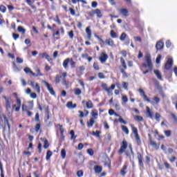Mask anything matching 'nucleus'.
Returning a JSON list of instances; mask_svg holds the SVG:
<instances>
[{
    "instance_id": "2eb2a0df",
    "label": "nucleus",
    "mask_w": 177,
    "mask_h": 177,
    "mask_svg": "<svg viewBox=\"0 0 177 177\" xmlns=\"http://www.w3.org/2000/svg\"><path fill=\"white\" fill-rule=\"evenodd\" d=\"M39 56L42 59H44V58L46 59V60H48V62H50V60H52V59H50V57L49 56V55H48V53H43L40 54Z\"/></svg>"
},
{
    "instance_id": "6e6d98bb",
    "label": "nucleus",
    "mask_w": 177,
    "mask_h": 177,
    "mask_svg": "<svg viewBox=\"0 0 177 177\" xmlns=\"http://www.w3.org/2000/svg\"><path fill=\"white\" fill-rule=\"evenodd\" d=\"M121 73L124 77V78H128V75L127 74V73L125 72V71H124L123 69L121 70Z\"/></svg>"
},
{
    "instance_id": "79ce46f5",
    "label": "nucleus",
    "mask_w": 177,
    "mask_h": 177,
    "mask_svg": "<svg viewBox=\"0 0 177 177\" xmlns=\"http://www.w3.org/2000/svg\"><path fill=\"white\" fill-rule=\"evenodd\" d=\"M134 120L136 121H143V118L140 115H134Z\"/></svg>"
},
{
    "instance_id": "49530a36",
    "label": "nucleus",
    "mask_w": 177,
    "mask_h": 177,
    "mask_svg": "<svg viewBox=\"0 0 177 177\" xmlns=\"http://www.w3.org/2000/svg\"><path fill=\"white\" fill-rule=\"evenodd\" d=\"M82 93V91L80 88L75 89V95L79 96V95H81Z\"/></svg>"
},
{
    "instance_id": "a878e982",
    "label": "nucleus",
    "mask_w": 177,
    "mask_h": 177,
    "mask_svg": "<svg viewBox=\"0 0 177 177\" xmlns=\"http://www.w3.org/2000/svg\"><path fill=\"white\" fill-rule=\"evenodd\" d=\"M122 106H125V104L128 103V97H127V95H122Z\"/></svg>"
},
{
    "instance_id": "680f3d73",
    "label": "nucleus",
    "mask_w": 177,
    "mask_h": 177,
    "mask_svg": "<svg viewBox=\"0 0 177 177\" xmlns=\"http://www.w3.org/2000/svg\"><path fill=\"white\" fill-rule=\"evenodd\" d=\"M87 153L88 154H89V156H93V149H88L87 150Z\"/></svg>"
},
{
    "instance_id": "7ed1b4c3",
    "label": "nucleus",
    "mask_w": 177,
    "mask_h": 177,
    "mask_svg": "<svg viewBox=\"0 0 177 177\" xmlns=\"http://www.w3.org/2000/svg\"><path fill=\"white\" fill-rule=\"evenodd\" d=\"M29 85L31 86L32 89L35 91L37 93H41V86H39V84L32 80H28Z\"/></svg>"
},
{
    "instance_id": "4be33fe9",
    "label": "nucleus",
    "mask_w": 177,
    "mask_h": 177,
    "mask_svg": "<svg viewBox=\"0 0 177 177\" xmlns=\"http://www.w3.org/2000/svg\"><path fill=\"white\" fill-rule=\"evenodd\" d=\"M156 48L157 50H159L160 49H162V48H164V43L162 41H158L156 44Z\"/></svg>"
},
{
    "instance_id": "39448f33",
    "label": "nucleus",
    "mask_w": 177,
    "mask_h": 177,
    "mask_svg": "<svg viewBox=\"0 0 177 177\" xmlns=\"http://www.w3.org/2000/svg\"><path fill=\"white\" fill-rule=\"evenodd\" d=\"M102 86L104 89H105V91L107 92L109 96H113V91H114V88H115V85L112 84L111 86V88H107V84H104Z\"/></svg>"
},
{
    "instance_id": "37998d69",
    "label": "nucleus",
    "mask_w": 177,
    "mask_h": 177,
    "mask_svg": "<svg viewBox=\"0 0 177 177\" xmlns=\"http://www.w3.org/2000/svg\"><path fill=\"white\" fill-rule=\"evenodd\" d=\"M61 157L62 159L66 158V149H62L61 151Z\"/></svg>"
},
{
    "instance_id": "f704fd0d",
    "label": "nucleus",
    "mask_w": 177,
    "mask_h": 177,
    "mask_svg": "<svg viewBox=\"0 0 177 177\" xmlns=\"http://www.w3.org/2000/svg\"><path fill=\"white\" fill-rule=\"evenodd\" d=\"M43 142L44 149H48V147H49V142H48V140L43 139Z\"/></svg>"
},
{
    "instance_id": "4d7b16f0",
    "label": "nucleus",
    "mask_w": 177,
    "mask_h": 177,
    "mask_svg": "<svg viewBox=\"0 0 177 177\" xmlns=\"http://www.w3.org/2000/svg\"><path fill=\"white\" fill-rule=\"evenodd\" d=\"M165 135L167 138H169V136H171V131H169V130L165 131Z\"/></svg>"
},
{
    "instance_id": "8fccbe9b",
    "label": "nucleus",
    "mask_w": 177,
    "mask_h": 177,
    "mask_svg": "<svg viewBox=\"0 0 177 177\" xmlns=\"http://www.w3.org/2000/svg\"><path fill=\"white\" fill-rule=\"evenodd\" d=\"M77 176L78 177H82L84 176V171L82 170H79L77 172Z\"/></svg>"
},
{
    "instance_id": "a19ab883",
    "label": "nucleus",
    "mask_w": 177,
    "mask_h": 177,
    "mask_svg": "<svg viewBox=\"0 0 177 177\" xmlns=\"http://www.w3.org/2000/svg\"><path fill=\"white\" fill-rule=\"evenodd\" d=\"M120 63H121L122 67H123L124 69H127V64H125V60H124V58H121V59H120Z\"/></svg>"
},
{
    "instance_id": "6ab92c4d",
    "label": "nucleus",
    "mask_w": 177,
    "mask_h": 177,
    "mask_svg": "<svg viewBox=\"0 0 177 177\" xmlns=\"http://www.w3.org/2000/svg\"><path fill=\"white\" fill-rule=\"evenodd\" d=\"M97 111H96L95 109H93L92 111H91V119L93 120H96L97 118Z\"/></svg>"
},
{
    "instance_id": "bf43d9fd",
    "label": "nucleus",
    "mask_w": 177,
    "mask_h": 177,
    "mask_svg": "<svg viewBox=\"0 0 177 177\" xmlns=\"http://www.w3.org/2000/svg\"><path fill=\"white\" fill-rule=\"evenodd\" d=\"M118 121H119L121 124H124V125L127 124V122H125V120H124V119H122V118H121V116H120V118H119V119H118Z\"/></svg>"
},
{
    "instance_id": "774afa93",
    "label": "nucleus",
    "mask_w": 177,
    "mask_h": 177,
    "mask_svg": "<svg viewBox=\"0 0 177 177\" xmlns=\"http://www.w3.org/2000/svg\"><path fill=\"white\" fill-rule=\"evenodd\" d=\"M12 37H13V39L16 40L19 38V36L17 34L13 33Z\"/></svg>"
},
{
    "instance_id": "58836bf2",
    "label": "nucleus",
    "mask_w": 177,
    "mask_h": 177,
    "mask_svg": "<svg viewBox=\"0 0 177 177\" xmlns=\"http://www.w3.org/2000/svg\"><path fill=\"white\" fill-rule=\"evenodd\" d=\"M125 171H127V166H124L122 169L120 171V174L122 176H125V174H127Z\"/></svg>"
},
{
    "instance_id": "3c124183",
    "label": "nucleus",
    "mask_w": 177,
    "mask_h": 177,
    "mask_svg": "<svg viewBox=\"0 0 177 177\" xmlns=\"http://www.w3.org/2000/svg\"><path fill=\"white\" fill-rule=\"evenodd\" d=\"M110 34L112 38H117V34L115 33V32H114V30H111Z\"/></svg>"
},
{
    "instance_id": "4c0bfd02",
    "label": "nucleus",
    "mask_w": 177,
    "mask_h": 177,
    "mask_svg": "<svg viewBox=\"0 0 177 177\" xmlns=\"http://www.w3.org/2000/svg\"><path fill=\"white\" fill-rule=\"evenodd\" d=\"M61 78H62V76H60V75H57L55 76V82L56 84H59V82H60Z\"/></svg>"
},
{
    "instance_id": "ea45409f",
    "label": "nucleus",
    "mask_w": 177,
    "mask_h": 177,
    "mask_svg": "<svg viewBox=\"0 0 177 177\" xmlns=\"http://www.w3.org/2000/svg\"><path fill=\"white\" fill-rule=\"evenodd\" d=\"M105 140L106 142H110V140H111V134L106 133L105 137Z\"/></svg>"
},
{
    "instance_id": "0e129e2a",
    "label": "nucleus",
    "mask_w": 177,
    "mask_h": 177,
    "mask_svg": "<svg viewBox=\"0 0 177 177\" xmlns=\"http://www.w3.org/2000/svg\"><path fill=\"white\" fill-rule=\"evenodd\" d=\"M13 70L14 71H20V70H19V68H17V66H16V64L13 63Z\"/></svg>"
},
{
    "instance_id": "f03ea898",
    "label": "nucleus",
    "mask_w": 177,
    "mask_h": 177,
    "mask_svg": "<svg viewBox=\"0 0 177 177\" xmlns=\"http://www.w3.org/2000/svg\"><path fill=\"white\" fill-rule=\"evenodd\" d=\"M13 96L16 97V104L12 105V109H15V111H20V107H21V100L17 97V93H14Z\"/></svg>"
},
{
    "instance_id": "e433bc0d",
    "label": "nucleus",
    "mask_w": 177,
    "mask_h": 177,
    "mask_svg": "<svg viewBox=\"0 0 177 177\" xmlns=\"http://www.w3.org/2000/svg\"><path fill=\"white\" fill-rule=\"evenodd\" d=\"M17 30L19 32H21L22 34H26V29H24V28H23L22 26H19Z\"/></svg>"
},
{
    "instance_id": "052dcab7",
    "label": "nucleus",
    "mask_w": 177,
    "mask_h": 177,
    "mask_svg": "<svg viewBox=\"0 0 177 177\" xmlns=\"http://www.w3.org/2000/svg\"><path fill=\"white\" fill-rule=\"evenodd\" d=\"M161 116L160 115V113H156V115H155V118H156V121H158V122H160V118Z\"/></svg>"
},
{
    "instance_id": "20e7f679",
    "label": "nucleus",
    "mask_w": 177,
    "mask_h": 177,
    "mask_svg": "<svg viewBox=\"0 0 177 177\" xmlns=\"http://www.w3.org/2000/svg\"><path fill=\"white\" fill-rule=\"evenodd\" d=\"M131 129L133 131V133H134L135 135V138L137 144L138 145V146H140V145H142V141L140 140V137H139V134H138V129H136V127H134L133 125H131Z\"/></svg>"
},
{
    "instance_id": "7c9ffc66",
    "label": "nucleus",
    "mask_w": 177,
    "mask_h": 177,
    "mask_svg": "<svg viewBox=\"0 0 177 177\" xmlns=\"http://www.w3.org/2000/svg\"><path fill=\"white\" fill-rule=\"evenodd\" d=\"M52 151H48L46 153V161H49V160H50V157H52Z\"/></svg>"
},
{
    "instance_id": "f3484780",
    "label": "nucleus",
    "mask_w": 177,
    "mask_h": 177,
    "mask_svg": "<svg viewBox=\"0 0 177 177\" xmlns=\"http://www.w3.org/2000/svg\"><path fill=\"white\" fill-rule=\"evenodd\" d=\"M34 107V104L31 102V106L28 108L24 105H22V111H28V110H32V108Z\"/></svg>"
},
{
    "instance_id": "6e6552de",
    "label": "nucleus",
    "mask_w": 177,
    "mask_h": 177,
    "mask_svg": "<svg viewBox=\"0 0 177 177\" xmlns=\"http://www.w3.org/2000/svg\"><path fill=\"white\" fill-rule=\"evenodd\" d=\"M160 100L158 97L154 96L152 100H150V102H147V103H151L152 106H157L158 103H160Z\"/></svg>"
},
{
    "instance_id": "412c9836",
    "label": "nucleus",
    "mask_w": 177,
    "mask_h": 177,
    "mask_svg": "<svg viewBox=\"0 0 177 177\" xmlns=\"http://www.w3.org/2000/svg\"><path fill=\"white\" fill-rule=\"evenodd\" d=\"M120 14L127 17V16H128V10L125 8H122L120 10Z\"/></svg>"
},
{
    "instance_id": "cd10ccee",
    "label": "nucleus",
    "mask_w": 177,
    "mask_h": 177,
    "mask_svg": "<svg viewBox=\"0 0 177 177\" xmlns=\"http://www.w3.org/2000/svg\"><path fill=\"white\" fill-rule=\"evenodd\" d=\"M131 154H133V151H132V146L129 145V151H126L125 154L127 157H129V156H131Z\"/></svg>"
},
{
    "instance_id": "72a5a7b5",
    "label": "nucleus",
    "mask_w": 177,
    "mask_h": 177,
    "mask_svg": "<svg viewBox=\"0 0 177 177\" xmlns=\"http://www.w3.org/2000/svg\"><path fill=\"white\" fill-rule=\"evenodd\" d=\"M122 130L123 131V132H124V133H126V135L129 134V130L126 126H122Z\"/></svg>"
},
{
    "instance_id": "a211bd4d",
    "label": "nucleus",
    "mask_w": 177,
    "mask_h": 177,
    "mask_svg": "<svg viewBox=\"0 0 177 177\" xmlns=\"http://www.w3.org/2000/svg\"><path fill=\"white\" fill-rule=\"evenodd\" d=\"M137 158L138 159V162L140 164V167H142L143 168V167H144L143 161L142 160V155L140 154V153H137Z\"/></svg>"
},
{
    "instance_id": "ddd939ff",
    "label": "nucleus",
    "mask_w": 177,
    "mask_h": 177,
    "mask_svg": "<svg viewBox=\"0 0 177 177\" xmlns=\"http://www.w3.org/2000/svg\"><path fill=\"white\" fill-rule=\"evenodd\" d=\"M35 73H32V75L33 77H42V75H44L43 74L41 73V70L39 68H35Z\"/></svg>"
},
{
    "instance_id": "5701e85b",
    "label": "nucleus",
    "mask_w": 177,
    "mask_h": 177,
    "mask_svg": "<svg viewBox=\"0 0 177 177\" xmlns=\"http://www.w3.org/2000/svg\"><path fill=\"white\" fill-rule=\"evenodd\" d=\"M105 43H106L109 46H114V40L111 39H108L105 41Z\"/></svg>"
},
{
    "instance_id": "c85d7f7f",
    "label": "nucleus",
    "mask_w": 177,
    "mask_h": 177,
    "mask_svg": "<svg viewBox=\"0 0 177 177\" xmlns=\"http://www.w3.org/2000/svg\"><path fill=\"white\" fill-rule=\"evenodd\" d=\"M70 62L71 60L68 58L66 59L63 62V67L67 68V67H68V63H70Z\"/></svg>"
},
{
    "instance_id": "9b49d317",
    "label": "nucleus",
    "mask_w": 177,
    "mask_h": 177,
    "mask_svg": "<svg viewBox=\"0 0 177 177\" xmlns=\"http://www.w3.org/2000/svg\"><path fill=\"white\" fill-rule=\"evenodd\" d=\"M172 64H174V60L172 58H168L167 62L165 65V68H166V70H169V68L172 67Z\"/></svg>"
},
{
    "instance_id": "c03bdc74",
    "label": "nucleus",
    "mask_w": 177,
    "mask_h": 177,
    "mask_svg": "<svg viewBox=\"0 0 177 177\" xmlns=\"http://www.w3.org/2000/svg\"><path fill=\"white\" fill-rule=\"evenodd\" d=\"M125 38H127V34L125 32L122 33L120 37V41H125Z\"/></svg>"
},
{
    "instance_id": "13d9d810",
    "label": "nucleus",
    "mask_w": 177,
    "mask_h": 177,
    "mask_svg": "<svg viewBox=\"0 0 177 177\" xmlns=\"http://www.w3.org/2000/svg\"><path fill=\"white\" fill-rule=\"evenodd\" d=\"M156 62L157 64H160V62H161V55H158Z\"/></svg>"
},
{
    "instance_id": "603ef678",
    "label": "nucleus",
    "mask_w": 177,
    "mask_h": 177,
    "mask_svg": "<svg viewBox=\"0 0 177 177\" xmlns=\"http://www.w3.org/2000/svg\"><path fill=\"white\" fill-rule=\"evenodd\" d=\"M92 135H93L94 136H97V138H99L100 136V131H93Z\"/></svg>"
},
{
    "instance_id": "f257e3e1",
    "label": "nucleus",
    "mask_w": 177,
    "mask_h": 177,
    "mask_svg": "<svg viewBox=\"0 0 177 177\" xmlns=\"http://www.w3.org/2000/svg\"><path fill=\"white\" fill-rule=\"evenodd\" d=\"M145 62L147 63L146 64H143L142 65V67H148V68L149 70H152L153 68V64H151V55H150V54H147V55L145 56Z\"/></svg>"
},
{
    "instance_id": "4468645a",
    "label": "nucleus",
    "mask_w": 177,
    "mask_h": 177,
    "mask_svg": "<svg viewBox=\"0 0 177 177\" xmlns=\"http://www.w3.org/2000/svg\"><path fill=\"white\" fill-rule=\"evenodd\" d=\"M86 34L87 35V39H91L92 37V30H91V26H88L86 28Z\"/></svg>"
},
{
    "instance_id": "1a4fd4ad",
    "label": "nucleus",
    "mask_w": 177,
    "mask_h": 177,
    "mask_svg": "<svg viewBox=\"0 0 177 177\" xmlns=\"http://www.w3.org/2000/svg\"><path fill=\"white\" fill-rule=\"evenodd\" d=\"M3 98L6 100L7 110H10V109H12V106L10 105V100H11L12 97H7L6 96L3 95Z\"/></svg>"
},
{
    "instance_id": "c9c22d12",
    "label": "nucleus",
    "mask_w": 177,
    "mask_h": 177,
    "mask_svg": "<svg viewBox=\"0 0 177 177\" xmlns=\"http://www.w3.org/2000/svg\"><path fill=\"white\" fill-rule=\"evenodd\" d=\"M70 135H71V140H75V139L77 138V136H75V134L74 133V131H71L70 132Z\"/></svg>"
},
{
    "instance_id": "2f4dec72",
    "label": "nucleus",
    "mask_w": 177,
    "mask_h": 177,
    "mask_svg": "<svg viewBox=\"0 0 177 177\" xmlns=\"http://www.w3.org/2000/svg\"><path fill=\"white\" fill-rule=\"evenodd\" d=\"M154 74L156 75L157 78L158 80H162V77H161V73L160 72V71H158V70H155L154 71Z\"/></svg>"
},
{
    "instance_id": "473e14b6",
    "label": "nucleus",
    "mask_w": 177,
    "mask_h": 177,
    "mask_svg": "<svg viewBox=\"0 0 177 177\" xmlns=\"http://www.w3.org/2000/svg\"><path fill=\"white\" fill-rule=\"evenodd\" d=\"M86 106L87 109H93V104L92 103V102L91 100L88 101L86 103Z\"/></svg>"
},
{
    "instance_id": "09e8293b",
    "label": "nucleus",
    "mask_w": 177,
    "mask_h": 177,
    "mask_svg": "<svg viewBox=\"0 0 177 177\" xmlns=\"http://www.w3.org/2000/svg\"><path fill=\"white\" fill-rule=\"evenodd\" d=\"M0 11L2 12V13H6V7L5 6H0Z\"/></svg>"
},
{
    "instance_id": "864d4df0",
    "label": "nucleus",
    "mask_w": 177,
    "mask_h": 177,
    "mask_svg": "<svg viewBox=\"0 0 177 177\" xmlns=\"http://www.w3.org/2000/svg\"><path fill=\"white\" fill-rule=\"evenodd\" d=\"M30 96L31 99H37V93H30Z\"/></svg>"
},
{
    "instance_id": "5fc2aeb1",
    "label": "nucleus",
    "mask_w": 177,
    "mask_h": 177,
    "mask_svg": "<svg viewBox=\"0 0 177 177\" xmlns=\"http://www.w3.org/2000/svg\"><path fill=\"white\" fill-rule=\"evenodd\" d=\"M24 59L23 58H20L19 57H17V63H18L19 64L23 63Z\"/></svg>"
},
{
    "instance_id": "423d86ee",
    "label": "nucleus",
    "mask_w": 177,
    "mask_h": 177,
    "mask_svg": "<svg viewBox=\"0 0 177 177\" xmlns=\"http://www.w3.org/2000/svg\"><path fill=\"white\" fill-rule=\"evenodd\" d=\"M43 84L45 85L50 95H55V91H53V87H52L50 84L48 83V82L45 80H43Z\"/></svg>"
},
{
    "instance_id": "bb28decb",
    "label": "nucleus",
    "mask_w": 177,
    "mask_h": 177,
    "mask_svg": "<svg viewBox=\"0 0 177 177\" xmlns=\"http://www.w3.org/2000/svg\"><path fill=\"white\" fill-rule=\"evenodd\" d=\"M96 15L98 17H102V12L99 9H96L95 10L93 11V15Z\"/></svg>"
},
{
    "instance_id": "f8f14e48",
    "label": "nucleus",
    "mask_w": 177,
    "mask_h": 177,
    "mask_svg": "<svg viewBox=\"0 0 177 177\" xmlns=\"http://www.w3.org/2000/svg\"><path fill=\"white\" fill-rule=\"evenodd\" d=\"M107 59H109V56L107 55V54H106V53H102L100 57V60L101 63H104L106 60H107Z\"/></svg>"
},
{
    "instance_id": "9d476101",
    "label": "nucleus",
    "mask_w": 177,
    "mask_h": 177,
    "mask_svg": "<svg viewBox=\"0 0 177 177\" xmlns=\"http://www.w3.org/2000/svg\"><path fill=\"white\" fill-rule=\"evenodd\" d=\"M138 92L140 93V95L142 97H143L145 102H150L149 98L148 97L147 95H146V94H145V91H143V89L140 88L138 90Z\"/></svg>"
},
{
    "instance_id": "b1692460",
    "label": "nucleus",
    "mask_w": 177,
    "mask_h": 177,
    "mask_svg": "<svg viewBox=\"0 0 177 177\" xmlns=\"http://www.w3.org/2000/svg\"><path fill=\"white\" fill-rule=\"evenodd\" d=\"M94 171L95 174H100L102 172V167L96 165L94 167Z\"/></svg>"
},
{
    "instance_id": "393cba45",
    "label": "nucleus",
    "mask_w": 177,
    "mask_h": 177,
    "mask_svg": "<svg viewBox=\"0 0 177 177\" xmlns=\"http://www.w3.org/2000/svg\"><path fill=\"white\" fill-rule=\"evenodd\" d=\"M93 124H95V119L90 118V120L87 122V127L88 128H92L93 127Z\"/></svg>"
},
{
    "instance_id": "c756f323",
    "label": "nucleus",
    "mask_w": 177,
    "mask_h": 177,
    "mask_svg": "<svg viewBox=\"0 0 177 177\" xmlns=\"http://www.w3.org/2000/svg\"><path fill=\"white\" fill-rule=\"evenodd\" d=\"M146 110L148 117H149V118H153V113L150 111V108H149V106H146Z\"/></svg>"
},
{
    "instance_id": "69168bd1",
    "label": "nucleus",
    "mask_w": 177,
    "mask_h": 177,
    "mask_svg": "<svg viewBox=\"0 0 177 177\" xmlns=\"http://www.w3.org/2000/svg\"><path fill=\"white\" fill-rule=\"evenodd\" d=\"M21 82L22 86H26L27 85V82H26V80L24 79H22L21 80Z\"/></svg>"
},
{
    "instance_id": "0eeeda50",
    "label": "nucleus",
    "mask_w": 177,
    "mask_h": 177,
    "mask_svg": "<svg viewBox=\"0 0 177 177\" xmlns=\"http://www.w3.org/2000/svg\"><path fill=\"white\" fill-rule=\"evenodd\" d=\"M127 147H128V142L125 140H123L120 149L118 151V153L122 154V153H124L125 150H127Z\"/></svg>"
},
{
    "instance_id": "dca6fc26",
    "label": "nucleus",
    "mask_w": 177,
    "mask_h": 177,
    "mask_svg": "<svg viewBox=\"0 0 177 177\" xmlns=\"http://www.w3.org/2000/svg\"><path fill=\"white\" fill-rule=\"evenodd\" d=\"M4 130H6V127H8V131H10V125L9 124V121H8V119H6V116H4Z\"/></svg>"
},
{
    "instance_id": "e2e57ef3",
    "label": "nucleus",
    "mask_w": 177,
    "mask_h": 177,
    "mask_svg": "<svg viewBox=\"0 0 177 177\" xmlns=\"http://www.w3.org/2000/svg\"><path fill=\"white\" fill-rule=\"evenodd\" d=\"M70 63H71V67L72 68H74V67H75V62L74 61H73V59H71Z\"/></svg>"
},
{
    "instance_id": "de8ad7c7",
    "label": "nucleus",
    "mask_w": 177,
    "mask_h": 177,
    "mask_svg": "<svg viewBox=\"0 0 177 177\" xmlns=\"http://www.w3.org/2000/svg\"><path fill=\"white\" fill-rule=\"evenodd\" d=\"M24 71H25V73H26V74H28V73H30V74H32V73H34V72H32V70H31L30 68H28V67L25 68H24Z\"/></svg>"
},
{
    "instance_id": "a18cd8bd",
    "label": "nucleus",
    "mask_w": 177,
    "mask_h": 177,
    "mask_svg": "<svg viewBox=\"0 0 177 177\" xmlns=\"http://www.w3.org/2000/svg\"><path fill=\"white\" fill-rule=\"evenodd\" d=\"M95 37L100 42V45H104V41H103V39H102V38L99 37V36H97V35H95Z\"/></svg>"
},
{
    "instance_id": "aec40b11",
    "label": "nucleus",
    "mask_w": 177,
    "mask_h": 177,
    "mask_svg": "<svg viewBox=\"0 0 177 177\" xmlns=\"http://www.w3.org/2000/svg\"><path fill=\"white\" fill-rule=\"evenodd\" d=\"M66 107L68 109H75V107H77V104H73V102H68L66 104Z\"/></svg>"
},
{
    "instance_id": "338daca9",
    "label": "nucleus",
    "mask_w": 177,
    "mask_h": 177,
    "mask_svg": "<svg viewBox=\"0 0 177 177\" xmlns=\"http://www.w3.org/2000/svg\"><path fill=\"white\" fill-rule=\"evenodd\" d=\"M151 146H152V147H154L155 149H157V143H156L155 142L151 141Z\"/></svg>"
}]
</instances>
